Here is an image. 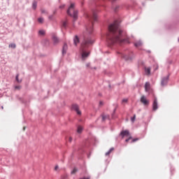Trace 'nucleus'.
I'll use <instances>...</instances> for the list:
<instances>
[{"instance_id": "1", "label": "nucleus", "mask_w": 179, "mask_h": 179, "mask_svg": "<svg viewBox=\"0 0 179 179\" xmlns=\"http://www.w3.org/2000/svg\"><path fill=\"white\" fill-rule=\"evenodd\" d=\"M109 34L107 35L108 44L115 43H124L125 41V33L121 30L117 22L110 24L108 27Z\"/></svg>"}, {"instance_id": "2", "label": "nucleus", "mask_w": 179, "mask_h": 179, "mask_svg": "<svg viewBox=\"0 0 179 179\" xmlns=\"http://www.w3.org/2000/svg\"><path fill=\"white\" fill-rule=\"evenodd\" d=\"M94 43V41L92 39V38L85 37L83 40L80 48V54L83 61H85V59H86L89 55H90V51H89L87 48H89V47H90V45H92V44Z\"/></svg>"}, {"instance_id": "3", "label": "nucleus", "mask_w": 179, "mask_h": 179, "mask_svg": "<svg viewBox=\"0 0 179 179\" xmlns=\"http://www.w3.org/2000/svg\"><path fill=\"white\" fill-rule=\"evenodd\" d=\"M68 15L73 17L74 20L78 19V10H75V3H71L70 7L67 10Z\"/></svg>"}, {"instance_id": "4", "label": "nucleus", "mask_w": 179, "mask_h": 179, "mask_svg": "<svg viewBox=\"0 0 179 179\" xmlns=\"http://www.w3.org/2000/svg\"><path fill=\"white\" fill-rule=\"evenodd\" d=\"M140 101L142 103V104H143V106H149L150 104V101H149V99H148L145 95L141 96Z\"/></svg>"}, {"instance_id": "5", "label": "nucleus", "mask_w": 179, "mask_h": 179, "mask_svg": "<svg viewBox=\"0 0 179 179\" xmlns=\"http://www.w3.org/2000/svg\"><path fill=\"white\" fill-rule=\"evenodd\" d=\"M72 110H73L74 111L76 112V113L78 115H82V112L79 110V106L76 105V104H73L72 105Z\"/></svg>"}, {"instance_id": "6", "label": "nucleus", "mask_w": 179, "mask_h": 179, "mask_svg": "<svg viewBox=\"0 0 179 179\" xmlns=\"http://www.w3.org/2000/svg\"><path fill=\"white\" fill-rule=\"evenodd\" d=\"M159 108L158 103H157V98H155L153 103H152V110L153 111H156Z\"/></svg>"}, {"instance_id": "7", "label": "nucleus", "mask_w": 179, "mask_h": 179, "mask_svg": "<svg viewBox=\"0 0 179 179\" xmlns=\"http://www.w3.org/2000/svg\"><path fill=\"white\" fill-rule=\"evenodd\" d=\"M167 82H169V76L163 78L161 82L162 86H166V85H167Z\"/></svg>"}, {"instance_id": "8", "label": "nucleus", "mask_w": 179, "mask_h": 179, "mask_svg": "<svg viewBox=\"0 0 179 179\" xmlns=\"http://www.w3.org/2000/svg\"><path fill=\"white\" fill-rule=\"evenodd\" d=\"M145 92H150V83L147 82L145 84Z\"/></svg>"}, {"instance_id": "9", "label": "nucleus", "mask_w": 179, "mask_h": 179, "mask_svg": "<svg viewBox=\"0 0 179 179\" xmlns=\"http://www.w3.org/2000/svg\"><path fill=\"white\" fill-rule=\"evenodd\" d=\"M120 135H122V138H124V136H129V131L128 130L122 131L120 133Z\"/></svg>"}, {"instance_id": "10", "label": "nucleus", "mask_w": 179, "mask_h": 179, "mask_svg": "<svg viewBox=\"0 0 179 179\" xmlns=\"http://www.w3.org/2000/svg\"><path fill=\"white\" fill-rule=\"evenodd\" d=\"M80 43V41H79V36H76L73 38V44L74 45H78Z\"/></svg>"}, {"instance_id": "11", "label": "nucleus", "mask_w": 179, "mask_h": 179, "mask_svg": "<svg viewBox=\"0 0 179 179\" xmlns=\"http://www.w3.org/2000/svg\"><path fill=\"white\" fill-rule=\"evenodd\" d=\"M87 33H89L90 34L93 33V25H91L90 27H88L87 28Z\"/></svg>"}, {"instance_id": "12", "label": "nucleus", "mask_w": 179, "mask_h": 179, "mask_svg": "<svg viewBox=\"0 0 179 179\" xmlns=\"http://www.w3.org/2000/svg\"><path fill=\"white\" fill-rule=\"evenodd\" d=\"M67 50H68V45L64 44L63 46V50H62L63 54H66Z\"/></svg>"}, {"instance_id": "13", "label": "nucleus", "mask_w": 179, "mask_h": 179, "mask_svg": "<svg viewBox=\"0 0 179 179\" xmlns=\"http://www.w3.org/2000/svg\"><path fill=\"white\" fill-rule=\"evenodd\" d=\"M52 40H53L55 44H57V43L59 42V39H58V38L57 36H54L52 37Z\"/></svg>"}, {"instance_id": "14", "label": "nucleus", "mask_w": 179, "mask_h": 179, "mask_svg": "<svg viewBox=\"0 0 179 179\" xmlns=\"http://www.w3.org/2000/svg\"><path fill=\"white\" fill-rule=\"evenodd\" d=\"M82 131H83V127H82V126H78L77 129L78 134H82Z\"/></svg>"}, {"instance_id": "15", "label": "nucleus", "mask_w": 179, "mask_h": 179, "mask_svg": "<svg viewBox=\"0 0 179 179\" xmlns=\"http://www.w3.org/2000/svg\"><path fill=\"white\" fill-rule=\"evenodd\" d=\"M135 47H141L142 46V42L141 41H137L134 43Z\"/></svg>"}, {"instance_id": "16", "label": "nucleus", "mask_w": 179, "mask_h": 179, "mask_svg": "<svg viewBox=\"0 0 179 179\" xmlns=\"http://www.w3.org/2000/svg\"><path fill=\"white\" fill-rule=\"evenodd\" d=\"M145 72L147 75H150V67H145Z\"/></svg>"}, {"instance_id": "17", "label": "nucleus", "mask_w": 179, "mask_h": 179, "mask_svg": "<svg viewBox=\"0 0 179 179\" xmlns=\"http://www.w3.org/2000/svg\"><path fill=\"white\" fill-rule=\"evenodd\" d=\"M108 118H110V116L108 115H102V121H105Z\"/></svg>"}, {"instance_id": "18", "label": "nucleus", "mask_w": 179, "mask_h": 179, "mask_svg": "<svg viewBox=\"0 0 179 179\" xmlns=\"http://www.w3.org/2000/svg\"><path fill=\"white\" fill-rule=\"evenodd\" d=\"M32 8L33 9L36 10L37 8V1H34L32 3Z\"/></svg>"}, {"instance_id": "19", "label": "nucleus", "mask_w": 179, "mask_h": 179, "mask_svg": "<svg viewBox=\"0 0 179 179\" xmlns=\"http://www.w3.org/2000/svg\"><path fill=\"white\" fill-rule=\"evenodd\" d=\"M9 48H16V44L15 43H10L9 45H8Z\"/></svg>"}, {"instance_id": "20", "label": "nucleus", "mask_w": 179, "mask_h": 179, "mask_svg": "<svg viewBox=\"0 0 179 179\" xmlns=\"http://www.w3.org/2000/svg\"><path fill=\"white\" fill-rule=\"evenodd\" d=\"M113 150H114V148H110V149L106 153V156H110V154L111 153V152H113Z\"/></svg>"}, {"instance_id": "21", "label": "nucleus", "mask_w": 179, "mask_h": 179, "mask_svg": "<svg viewBox=\"0 0 179 179\" xmlns=\"http://www.w3.org/2000/svg\"><path fill=\"white\" fill-rule=\"evenodd\" d=\"M38 23H44V18H43V17H39L38 19Z\"/></svg>"}, {"instance_id": "22", "label": "nucleus", "mask_w": 179, "mask_h": 179, "mask_svg": "<svg viewBox=\"0 0 179 179\" xmlns=\"http://www.w3.org/2000/svg\"><path fill=\"white\" fill-rule=\"evenodd\" d=\"M92 19H93V20H94V21L97 20V15L95 14V13H93Z\"/></svg>"}, {"instance_id": "23", "label": "nucleus", "mask_w": 179, "mask_h": 179, "mask_svg": "<svg viewBox=\"0 0 179 179\" xmlns=\"http://www.w3.org/2000/svg\"><path fill=\"white\" fill-rule=\"evenodd\" d=\"M76 173H78V169L74 168L73 171H71V174H76Z\"/></svg>"}, {"instance_id": "24", "label": "nucleus", "mask_w": 179, "mask_h": 179, "mask_svg": "<svg viewBox=\"0 0 179 179\" xmlns=\"http://www.w3.org/2000/svg\"><path fill=\"white\" fill-rule=\"evenodd\" d=\"M15 79L18 83H20V82H22V80H19V74H17Z\"/></svg>"}, {"instance_id": "25", "label": "nucleus", "mask_w": 179, "mask_h": 179, "mask_svg": "<svg viewBox=\"0 0 179 179\" xmlns=\"http://www.w3.org/2000/svg\"><path fill=\"white\" fill-rule=\"evenodd\" d=\"M136 119V115H134V117L131 118V122H135Z\"/></svg>"}, {"instance_id": "26", "label": "nucleus", "mask_w": 179, "mask_h": 179, "mask_svg": "<svg viewBox=\"0 0 179 179\" xmlns=\"http://www.w3.org/2000/svg\"><path fill=\"white\" fill-rule=\"evenodd\" d=\"M39 34H41V36H44V34H45V31H44V30H40Z\"/></svg>"}, {"instance_id": "27", "label": "nucleus", "mask_w": 179, "mask_h": 179, "mask_svg": "<svg viewBox=\"0 0 179 179\" xmlns=\"http://www.w3.org/2000/svg\"><path fill=\"white\" fill-rule=\"evenodd\" d=\"M122 103H128V99H122Z\"/></svg>"}, {"instance_id": "28", "label": "nucleus", "mask_w": 179, "mask_h": 179, "mask_svg": "<svg viewBox=\"0 0 179 179\" xmlns=\"http://www.w3.org/2000/svg\"><path fill=\"white\" fill-rule=\"evenodd\" d=\"M66 24H67V22H64L62 26L64 27H66Z\"/></svg>"}, {"instance_id": "29", "label": "nucleus", "mask_w": 179, "mask_h": 179, "mask_svg": "<svg viewBox=\"0 0 179 179\" xmlns=\"http://www.w3.org/2000/svg\"><path fill=\"white\" fill-rule=\"evenodd\" d=\"M136 141H139V138H134L132 140V142H136Z\"/></svg>"}, {"instance_id": "30", "label": "nucleus", "mask_w": 179, "mask_h": 179, "mask_svg": "<svg viewBox=\"0 0 179 179\" xmlns=\"http://www.w3.org/2000/svg\"><path fill=\"white\" fill-rule=\"evenodd\" d=\"M62 179H65V178H68V176L67 175H64L62 177Z\"/></svg>"}, {"instance_id": "31", "label": "nucleus", "mask_w": 179, "mask_h": 179, "mask_svg": "<svg viewBox=\"0 0 179 179\" xmlns=\"http://www.w3.org/2000/svg\"><path fill=\"white\" fill-rule=\"evenodd\" d=\"M103 104H104V102H103V101H101L99 102V106H103Z\"/></svg>"}, {"instance_id": "32", "label": "nucleus", "mask_w": 179, "mask_h": 179, "mask_svg": "<svg viewBox=\"0 0 179 179\" xmlns=\"http://www.w3.org/2000/svg\"><path fill=\"white\" fill-rule=\"evenodd\" d=\"M130 139H132V137H129V138L126 139V142H129Z\"/></svg>"}, {"instance_id": "33", "label": "nucleus", "mask_w": 179, "mask_h": 179, "mask_svg": "<svg viewBox=\"0 0 179 179\" xmlns=\"http://www.w3.org/2000/svg\"><path fill=\"white\" fill-rule=\"evenodd\" d=\"M58 169H59V166H58V165H57V166L55 167V171H57V170H58Z\"/></svg>"}, {"instance_id": "34", "label": "nucleus", "mask_w": 179, "mask_h": 179, "mask_svg": "<svg viewBox=\"0 0 179 179\" xmlns=\"http://www.w3.org/2000/svg\"><path fill=\"white\" fill-rule=\"evenodd\" d=\"M86 66H87V68H90V63H87V64H86Z\"/></svg>"}, {"instance_id": "35", "label": "nucleus", "mask_w": 179, "mask_h": 179, "mask_svg": "<svg viewBox=\"0 0 179 179\" xmlns=\"http://www.w3.org/2000/svg\"><path fill=\"white\" fill-rule=\"evenodd\" d=\"M41 13H47V12L45 11V10H41Z\"/></svg>"}, {"instance_id": "36", "label": "nucleus", "mask_w": 179, "mask_h": 179, "mask_svg": "<svg viewBox=\"0 0 179 179\" xmlns=\"http://www.w3.org/2000/svg\"><path fill=\"white\" fill-rule=\"evenodd\" d=\"M80 179H90V177H87V178L84 177V178H80Z\"/></svg>"}, {"instance_id": "37", "label": "nucleus", "mask_w": 179, "mask_h": 179, "mask_svg": "<svg viewBox=\"0 0 179 179\" xmlns=\"http://www.w3.org/2000/svg\"><path fill=\"white\" fill-rule=\"evenodd\" d=\"M69 142H72V138L69 137Z\"/></svg>"}, {"instance_id": "38", "label": "nucleus", "mask_w": 179, "mask_h": 179, "mask_svg": "<svg viewBox=\"0 0 179 179\" xmlns=\"http://www.w3.org/2000/svg\"><path fill=\"white\" fill-rule=\"evenodd\" d=\"M15 89H20V86H16V87H15Z\"/></svg>"}, {"instance_id": "39", "label": "nucleus", "mask_w": 179, "mask_h": 179, "mask_svg": "<svg viewBox=\"0 0 179 179\" xmlns=\"http://www.w3.org/2000/svg\"><path fill=\"white\" fill-rule=\"evenodd\" d=\"M64 6H60V8H64Z\"/></svg>"}, {"instance_id": "40", "label": "nucleus", "mask_w": 179, "mask_h": 179, "mask_svg": "<svg viewBox=\"0 0 179 179\" xmlns=\"http://www.w3.org/2000/svg\"><path fill=\"white\" fill-rule=\"evenodd\" d=\"M2 110H3V106H1Z\"/></svg>"}, {"instance_id": "41", "label": "nucleus", "mask_w": 179, "mask_h": 179, "mask_svg": "<svg viewBox=\"0 0 179 179\" xmlns=\"http://www.w3.org/2000/svg\"><path fill=\"white\" fill-rule=\"evenodd\" d=\"M112 1H115V0H112Z\"/></svg>"}]
</instances>
